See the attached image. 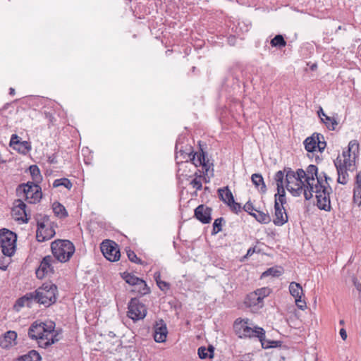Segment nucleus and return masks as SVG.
Listing matches in <instances>:
<instances>
[{"label":"nucleus","mask_w":361,"mask_h":361,"mask_svg":"<svg viewBox=\"0 0 361 361\" xmlns=\"http://www.w3.org/2000/svg\"><path fill=\"white\" fill-rule=\"evenodd\" d=\"M154 280L156 281L157 284L158 283V281L159 282L161 281V274L159 271L154 273Z\"/></svg>","instance_id":"nucleus-60"},{"label":"nucleus","mask_w":361,"mask_h":361,"mask_svg":"<svg viewBox=\"0 0 361 361\" xmlns=\"http://www.w3.org/2000/svg\"><path fill=\"white\" fill-rule=\"evenodd\" d=\"M33 294L32 292H30L18 298L16 302L15 307H23L26 305L30 307L31 303L34 301Z\"/></svg>","instance_id":"nucleus-25"},{"label":"nucleus","mask_w":361,"mask_h":361,"mask_svg":"<svg viewBox=\"0 0 361 361\" xmlns=\"http://www.w3.org/2000/svg\"><path fill=\"white\" fill-rule=\"evenodd\" d=\"M277 194L275 195V202L281 207L286 203V192L284 188H277Z\"/></svg>","instance_id":"nucleus-38"},{"label":"nucleus","mask_w":361,"mask_h":361,"mask_svg":"<svg viewBox=\"0 0 361 361\" xmlns=\"http://www.w3.org/2000/svg\"><path fill=\"white\" fill-rule=\"evenodd\" d=\"M223 222H224V219L223 217H220L214 220L213 223V229L211 233L212 235H216L218 233L221 231Z\"/></svg>","instance_id":"nucleus-41"},{"label":"nucleus","mask_w":361,"mask_h":361,"mask_svg":"<svg viewBox=\"0 0 361 361\" xmlns=\"http://www.w3.org/2000/svg\"><path fill=\"white\" fill-rule=\"evenodd\" d=\"M317 114H318V116H319L321 118H322V116H324V117H326V114H325V113L324 112L323 109H322V107H319V109L318 110Z\"/></svg>","instance_id":"nucleus-61"},{"label":"nucleus","mask_w":361,"mask_h":361,"mask_svg":"<svg viewBox=\"0 0 361 361\" xmlns=\"http://www.w3.org/2000/svg\"><path fill=\"white\" fill-rule=\"evenodd\" d=\"M318 168L316 165L310 164L307 166L306 169L307 177L305 179L306 182V185L304 189H307L310 190L312 183L315 181V177L317 176Z\"/></svg>","instance_id":"nucleus-18"},{"label":"nucleus","mask_w":361,"mask_h":361,"mask_svg":"<svg viewBox=\"0 0 361 361\" xmlns=\"http://www.w3.org/2000/svg\"><path fill=\"white\" fill-rule=\"evenodd\" d=\"M16 234L7 229L0 230V245L3 254L8 257H12L16 251Z\"/></svg>","instance_id":"nucleus-8"},{"label":"nucleus","mask_w":361,"mask_h":361,"mask_svg":"<svg viewBox=\"0 0 361 361\" xmlns=\"http://www.w3.org/2000/svg\"><path fill=\"white\" fill-rule=\"evenodd\" d=\"M282 274V269L278 267H271L262 273V277H267L271 276L274 277H278Z\"/></svg>","instance_id":"nucleus-39"},{"label":"nucleus","mask_w":361,"mask_h":361,"mask_svg":"<svg viewBox=\"0 0 361 361\" xmlns=\"http://www.w3.org/2000/svg\"><path fill=\"white\" fill-rule=\"evenodd\" d=\"M321 119H322V121L326 124L328 129H329L331 130H335L336 126L338 125V123L335 118H331L328 116H326L325 117V119H323V118H321Z\"/></svg>","instance_id":"nucleus-43"},{"label":"nucleus","mask_w":361,"mask_h":361,"mask_svg":"<svg viewBox=\"0 0 361 361\" xmlns=\"http://www.w3.org/2000/svg\"><path fill=\"white\" fill-rule=\"evenodd\" d=\"M122 278L127 283L133 286V288H135L139 283H141L142 284L144 283V280L128 272H123L122 274Z\"/></svg>","instance_id":"nucleus-27"},{"label":"nucleus","mask_w":361,"mask_h":361,"mask_svg":"<svg viewBox=\"0 0 361 361\" xmlns=\"http://www.w3.org/2000/svg\"><path fill=\"white\" fill-rule=\"evenodd\" d=\"M16 195L23 197L25 201L30 204H36L42 197L41 187L36 183L28 181L26 183H21L16 188Z\"/></svg>","instance_id":"nucleus-6"},{"label":"nucleus","mask_w":361,"mask_h":361,"mask_svg":"<svg viewBox=\"0 0 361 361\" xmlns=\"http://www.w3.org/2000/svg\"><path fill=\"white\" fill-rule=\"evenodd\" d=\"M243 209L247 213H248L250 216L251 214H255L254 212L257 211V209L255 208L252 202L250 200L247 201L245 204V205L243 207Z\"/></svg>","instance_id":"nucleus-50"},{"label":"nucleus","mask_w":361,"mask_h":361,"mask_svg":"<svg viewBox=\"0 0 361 361\" xmlns=\"http://www.w3.org/2000/svg\"><path fill=\"white\" fill-rule=\"evenodd\" d=\"M248 319H240L238 318L235 319L233 324V329L235 332V334L238 336L240 338V336H241L245 330V327L248 326Z\"/></svg>","instance_id":"nucleus-23"},{"label":"nucleus","mask_w":361,"mask_h":361,"mask_svg":"<svg viewBox=\"0 0 361 361\" xmlns=\"http://www.w3.org/2000/svg\"><path fill=\"white\" fill-rule=\"evenodd\" d=\"M16 94L15 89L13 87L9 88V94L13 96Z\"/></svg>","instance_id":"nucleus-64"},{"label":"nucleus","mask_w":361,"mask_h":361,"mask_svg":"<svg viewBox=\"0 0 361 361\" xmlns=\"http://www.w3.org/2000/svg\"><path fill=\"white\" fill-rule=\"evenodd\" d=\"M350 153L351 152L349 151L348 149L347 150L343 151L342 153V155L343 157V159H350V156H351Z\"/></svg>","instance_id":"nucleus-56"},{"label":"nucleus","mask_w":361,"mask_h":361,"mask_svg":"<svg viewBox=\"0 0 361 361\" xmlns=\"http://www.w3.org/2000/svg\"><path fill=\"white\" fill-rule=\"evenodd\" d=\"M214 348L212 345H209L208 348L201 346L197 350V354L200 359H212L214 357Z\"/></svg>","instance_id":"nucleus-28"},{"label":"nucleus","mask_w":361,"mask_h":361,"mask_svg":"<svg viewBox=\"0 0 361 361\" xmlns=\"http://www.w3.org/2000/svg\"><path fill=\"white\" fill-rule=\"evenodd\" d=\"M17 337V334L13 331H9L5 334L4 339L1 342V345L3 348H8L11 345L12 341H14Z\"/></svg>","instance_id":"nucleus-34"},{"label":"nucleus","mask_w":361,"mask_h":361,"mask_svg":"<svg viewBox=\"0 0 361 361\" xmlns=\"http://www.w3.org/2000/svg\"><path fill=\"white\" fill-rule=\"evenodd\" d=\"M288 214L283 207L274 202V219L273 223L278 226H283L288 221Z\"/></svg>","instance_id":"nucleus-17"},{"label":"nucleus","mask_w":361,"mask_h":361,"mask_svg":"<svg viewBox=\"0 0 361 361\" xmlns=\"http://www.w3.org/2000/svg\"><path fill=\"white\" fill-rule=\"evenodd\" d=\"M219 199L227 205L234 200L233 195L228 186L218 190Z\"/></svg>","instance_id":"nucleus-22"},{"label":"nucleus","mask_w":361,"mask_h":361,"mask_svg":"<svg viewBox=\"0 0 361 361\" xmlns=\"http://www.w3.org/2000/svg\"><path fill=\"white\" fill-rule=\"evenodd\" d=\"M51 252L56 262H68L75 252L73 243L68 240H56L51 244Z\"/></svg>","instance_id":"nucleus-5"},{"label":"nucleus","mask_w":361,"mask_h":361,"mask_svg":"<svg viewBox=\"0 0 361 361\" xmlns=\"http://www.w3.org/2000/svg\"><path fill=\"white\" fill-rule=\"evenodd\" d=\"M255 251V247H250L247 252V254H246V256L245 257H247V256H251Z\"/></svg>","instance_id":"nucleus-62"},{"label":"nucleus","mask_w":361,"mask_h":361,"mask_svg":"<svg viewBox=\"0 0 361 361\" xmlns=\"http://www.w3.org/2000/svg\"><path fill=\"white\" fill-rule=\"evenodd\" d=\"M349 151L355 154L356 151H358L359 149V144L356 140H351L348 144V148Z\"/></svg>","instance_id":"nucleus-52"},{"label":"nucleus","mask_w":361,"mask_h":361,"mask_svg":"<svg viewBox=\"0 0 361 361\" xmlns=\"http://www.w3.org/2000/svg\"><path fill=\"white\" fill-rule=\"evenodd\" d=\"M20 140V137L16 134H13L11 135L10 140V146L13 149H16V145H18Z\"/></svg>","instance_id":"nucleus-53"},{"label":"nucleus","mask_w":361,"mask_h":361,"mask_svg":"<svg viewBox=\"0 0 361 361\" xmlns=\"http://www.w3.org/2000/svg\"><path fill=\"white\" fill-rule=\"evenodd\" d=\"M334 162L336 167H338V164H341L342 168L345 166L346 169L350 170V171H353L355 169L354 161L350 159H342L340 157H338Z\"/></svg>","instance_id":"nucleus-30"},{"label":"nucleus","mask_w":361,"mask_h":361,"mask_svg":"<svg viewBox=\"0 0 361 361\" xmlns=\"http://www.w3.org/2000/svg\"><path fill=\"white\" fill-rule=\"evenodd\" d=\"M55 324L53 322H35L29 328L28 336L32 339L37 340L39 347L46 348L59 339L54 334Z\"/></svg>","instance_id":"nucleus-3"},{"label":"nucleus","mask_w":361,"mask_h":361,"mask_svg":"<svg viewBox=\"0 0 361 361\" xmlns=\"http://www.w3.org/2000/svg\"><path fill=\"white\" fill-rule=\"evenodd\" d=\"M353 283L354 286L356 287L357 290L361 291V283H359L357 278L355 276L353 277Z\"/></svg>","instance_id":"nucleus-55"},{"label":"nucleus","mask_w":361,"mask_h":361,"mask_svg":"<svg viewBox=\"0 0 361 361\" xmlns=\"http://www.w3.org/2000/svg\"><path fill=\"white\" fill-rule=\"evenodd\" d=\"M176 149V164L178 165L177 174L178 176H184L183 173H180L181 166L188 167L193 165L195 167H197L201 166H202V173L207 174L210 166L213 165L209 163V161L207 159V153L201 147L199 152L195 153H193L192 147H190L188 152L182 149L177 151V147Z\"/></svg>","instance_id":"nucleus-2"},{"label":"nucleus","mask_w":361,"mask_h":361,"mask_svg":"<svg viewBox=\"0 0 361 361\" xmlns=\"http://www.w3.org/2000/svg\"><path fill=\"white\" fill-rule=\"evenodd\" d=\"M251 180L256 188L264 194L267 192V186L264 178L260 173H253L251 176Z\"/></svg>","instance_id":"nucleus-21"},{"label":"nucleus","mask_w":361,"mask_h":361,"mask_svg":"<svg viewBox=\"0 0 361 361\" xmlns=\"http://www.w3.org/2000/svg\"><path fill=\"white\" fill-rule=\"evenodd\" d=\"M256 221L260 224H267L271 222V219L268 212H263L257 209L255 214H251Z\"/></svg>","instance_id":"nucleus-29"},{"label":"nucleus","mask_w":361,"mask_h":361,"mask_svg":"<svg viewBox=\"0 0 361 361\" xmlns=\"http://www.w3.org/2000/svg\"><path fill=\"white\" fill-rule=\"evenodd\" d=\"M48 162L49 164H56L57 163L56 157L54 154H53L52 156L49 157Z\"/></svg>","instance_id":"nucleus-58"},{"label":"nucleus","mask_w":361,"mask_h":361,"mask_svg":"<svg viewBox=\"0 0 361 361\" xmlns=\"http://www.w3.org/2000/svg\"><path fill=\"white\" fill-rule=\"evenodd\" d=\"M284 172L286 173V189L292 194V195L295 197L300 196L302 193L304 194V191L305 189L304 188L296 185L297 178L295 176V172L293 171L290 168H285Z\"/></svg>","instance_id":"nucleus-12"},{"label":"nucleus","mask_w":361,"mask_h":361,"mask_svg":"<svg viewBox=\"0 0 361 361\" xmlns=\"http://www.w3.org/2000/svg\"><path fill=\"white\" fill-rule=\"evenodd\" d=\"M26 207L25 203L22 200L18 199L14 201L12 213L17 221H20L23 223L28 222L29 218H27Z\"/></svg>","instance_id":"nucleus-14"},{"label":"nucleus","mask_w":361,"mask_h":361,"mask_svg":"<svg viewBox=\"0 0 361 361\" xmlns=\"http://www.w3.org/2000/svg\"><path fill=\"white\" fill-rule=\"evenodd\" d=\"M284 171H279L274 176V180L276 183L277 188H281L283 187V178H284Z\"/></svg>","instance_id":"nucleus-44"},{"label":"nucleus","mask_w":361,"mask_h":361,"mask_svg":"<svg viewBox=\"0 0 361 361\" xmlns=\"http://www.w3.org/2000/svg\"><path fill=\"white\" fill-rule=\"evenodd\" d=\"M45 116L47 118H49V120L52 122V120L54 118V116H52V114L51 113H47L46 112L45 113Z\"/></svg>","instance_id":"nucleus-63"},{"label":"nucleus","mask_w":361,"mask_h":361,"mask_svg":"<svg viewBox=\"0 0 361 361\" xmlns=\"http://www.w3.org/2000/svg\"><path fill=\"white\" fill-rule=\"evenodd\" d=\"M255 291L257 293L258 296H260L262 301H263L264 298L268 296L271 292V289L268 287L261 288Z\"/></svg>","instance_id":"nucleus-47"},{"label":"nucleus","mask_w":361,"mask_h":361,"mask_svg":"<svg viewBox=\"0 0 361 361\" xmlns=\"http://www.w3.org/2000/svg\"><path fill=\"white\" fill-rule=\"evenodd\" d=\"M158 287L163 291H166L170 288V284L166 281H158Z\"/></svg>","instance_id":"nucleus-54"},{"label":"nucleus","mask_w":361,"mask_h":361,"mask_svg":"<svg viewBox=\"0 0 361 361\" xmlns=\"http://www.w3.org/2000/svg\"><path fill=\"white\" fill-rule=\"evenodd\" d=\"M353 197L355 201L359 200L358 204H361V185H355L353 190Z\"/></svg>","instance_id":"nucleus-48"},{"label":"nucleus","mask_w":361,"mask_h":361,"mask_svg":"<svg viewBox=\"0 0 361 361\" xmlns=\"http://www.w3.org/2000/svg\"><path fill=\"white\" fill-rule=\"evenodd\" d=\"M212 208L200 204L195 209V217L201 223L209 224L212 220Z\"/></svg>","instance_id":"nucleus-16"},{"label":"nucleus","mask_w":361,"mask_h":361,"mask_svg":"<svg viewBox=\"0 0 361 361\" xmlns=\"http://www.w3.org/2000/svg\"><path fill=\"white\" fill-rule=\"evenodd\" d=\"M195 178L191 180L190 185L195 188L197 190H200L202 188V184L200 180L198 179V178L201 177V175L198 174V172L196 171L195 173Z\"/></svg>","instance_id":"nucleus-46"},{"label":"nucleus","mask_w":361,"mask_h":361,"mask_svg":"<svg viewBox=\"0 0 361 361\" xmlns=\"http://www.w3.org/2000/svg\"><path fill=\"white\" fill-rule=\"evenodd\" d=\"M295 176L297 178L296 185H298V187L301 186L302 188H305L306 185V182L305 181V179L307 177L306 171H304L302 169H298L295 171Z\"/></svg>","instance_id":"nucleus-36"},{"label":"nucleus","mask_w":361,"mask_h":361,"mask_svg":"<svg viewBox=\"0 0 361 361\" xmlns=\"http://www.w3.org/2000/svg\"><path fill=\"white\" fill-rule=\"evenodd\" d=\"M101 251L105 258L110 262L120 259L121 253L118 245L113 240H105L101 244Z\"/></svg>","instance_id":"nucleus-11"},{"label":"nucleus","mask_w":361,"mask_h":361,"mask_svg":"<svg viewBox=\"0 0 361 361\" xmlns=\"http://www.w3.org/2000/svg\"><path fill=\"white\" fill-rule=\"evenodd\" d=\"M147 310L145 304L137 298L130 299L128 304L127 316L134 322L144 319L147 315Z\"/></svg>","instance_id":"nucleus-9"},{"label":"nucleus","mask_w":361,"mask_h":361,"mask_svg":"<svg viewBox=\"0 0 361 361\" xmlns=\"http://www.w3.org/2000/svg\"><path fill=\"white\" fill-rule=\"evenodd\" d=\"M228 206H229L231 210L235 214H238L243 209V207H241L240 204L235 202V200H233L231 203H228Z\"/></svg>","instance_id":"nucleus-49"},{"label":"nucleus","mask_w":361,"mask_h":361,"mask_svg":"<svg viewBox=\"0 0 361 361\" xmlns=\"http://www.w3.org/2000/svg\"><path fill=\"white\" fill-rule=\"evenodd\" d=\"M131 292L137 293L140 296H143L150 293V288L144 281L142 284L139 283L135 288H133L131 290Z\"/></svg>","instance_id":"nucleus-33"},{"label":"nucleus","mask_w":361,"mask_h":361,"mask_svg":"<svg viewBox=\"0 0 361 361\" xmlns=\"http://www.w3.org/2000/svg\"><path fill=\"white\" fill-rule=\"evenodd\" d=\"M272 47L281 49L286 46V41L282 35H276L270 42Z\"/></svg>","instance_id":"nucleus-35"},{"label":"nucleus","mask_w":361,"mask_h":361,"mask_svg":"<svg viewBox=\"0 0 361 361\" xmlns=\"http://www.w3.org/2000/svg\"><path fill=\"white\" fill-rule=\"evenodd\" d=\"M49 221V218L47 216H44L41 220L37 219V229L36 238L38 242L48 240L55 235V231L52 227H47Z\"/></svg>","instance_id":"nucleus-10"},{"label":"nucleus","mask_w":361,"mask_h":361,"mask_svg":"<svg viewBox=\"0 0 361 361\" xmlns=\"http://www.w3.org/2000/svg\"><path fill=\"white\" fill-rule=\"evenodd\" d=\"M340 335L343 341H345L347 338V333L344 329H341Z\"/></svg>","instance_id":"nucleus-59"},{"label":"nucleus","mask_w":361,"mask_h":361,"mask_svg":"<svg viewBox=\"0 0 361 361\" xmlns=\"http://www.w3.org/2000/svg\"><path fill=\"white\" fill-rule=\"evenodd\" d=\"M167 334L168 331L165 324H161L160 326L157 324L154 327V339L157 343L164 342L166 341Z\"/></svg>","instance_id":"nucleus-20"},{"label":"nucleus","mask_w":361,"mask_h":361,"mask_svg":"<svg viewBox=\"0 0 361 361\" xmlns=\"http://www.w3.org/2000/svg\"><path fill=\"white\" fill-rule=\"evenodd\" d=\"M336 169L338 173L337 182L342 185H346L349 180L348 171L350 170L346 169L345 166L342 168L341 164H338V166L336 167Z\"/></svg>","instance_id":"nucleus-24"},{"label":"nucleus","mask_w":361,"mask_h":361,"mask_svg":"<svg viewBox=\"0 0 361 361\" xmlns=\"http://www.w3.org/2000/svg\"><path fill=\"white\" fill-rule=\"evenodd\" d=\"M245 304L248 307H257V308H261L264 305V302L261 300L260 296H258L255 291L251 292L247 295Z\"/></svg>","instance_id":"nucleus-19"},{"label":"nucleus","mask_w":361,"mask_h":361,"mask_svg":"<svg viewBox=\"0 0 361 361\" xmlns=\"http://www.w3.org/2000/svg\"><path fill=\"white\" fill-rule=\"evenodd\" d=\"M41 360L39 353L35 350H31L27 353L19 356L16 361H41Z\"/></svg>","instance_id":"nucleus-26"},{"label":"nucleus","mask_w":361,"mask_h":361,"mask_svg":"<svg viewBox=\"0 0 361 361\" xmlns=\"http://www.w3.org/2000/svg\"><path fill=\"white\" fill-rule=\"evenodd\" d=\"M245 330L244 333L240 336V338H257L260 341L263 348H276L281 345V341L267 340L265 338V331L262 327L255 326L252 328L248 326L245 327Z\"/></svg>","instance_id":"nucleus-7"},{"label":"nucleus","mask_w":361,"mask_h":361,"mask_svg":"<svg viewBox=\"0 0 361 361\" xmlns=\"http://www.w3.org/2000/svg\"><path fill=\"white\" fill-rule=\"evenodd\" d=\"M355 185H361V171L355 176Z\"/></svg>","instance_id":"nucleus-57"},{"label":"nucleus","mask_w":361,"mask_h":361,"mask_svg":"<svg viewBox=\"0 0 361 361\" xmlns=\"http://www.w3.org/2000/svg\"><path fill=\"white\" fill-rule=\"evenodd\" d=\"M57 286L51 282H47L32 292L34 301L46 307L56 302Z\"/></svg>","instance_id":"nucleus-4"},{"label":"nucleus","mask_w":361,"mask_h":361,"mask_svg":"<svg viewBox=\"0 0 361 361\" xmlns=\"http://www.w3.org/2000/svg\"><path fill=\"white\" fill-rule=\"evenodd\" d=\"M126 252L128 258L130 262L137 264H142V261L139 257H137V255L135 253L134 251L128 250L126 251Z\"/></svg>","instance_id":"nucleus-45"},{"label":"nucleus","mask_w":361,"mask_h":361,"mask_svg":"<svg viewBox=\"0 0 361 361\" xmlns=\"http://www.w3.org/2000/svg\"><path fill=\"white\" fill-rule=\"evenodd\" d=\"M52 208L55 215L61 219L65 218L68 215L65 207L59 202H54Z\"/></svg>","instance_id":"nucleus-31"},{"label":"nucleus","mask_w":361,"mask_h":361,"mask_svg":"<svg viewBox=\"0 0 361 361\" xmlns=\"http://www.w3.org/2000/svg\"><path fill=\"white\" fill-rule=\"evenodd\" d=\"M289 291L291 295L295 298L296 305L300 310H304V308L306 307V302L301 299L303 295L301 285L296 282H291L289 285Z\"/></svg>","instance_id":"nucleus-15"},{"label":"nucleus","mask_w":361,"mask_h":361,"mask_svg":"<svg viewBox=\"0 0 361 361\" xmlns=\"http://www.w3.org/2000/svg\"><path fill=\"white\" fill-rule=\"evenodd\" d=\"M317 136L313 134L312 136L307 137L304 141L305 148L307 152H312L317 148Z\"/></svg>","instance_id":"nucleus-32"},{"label":"nucleus","mask_w":361,"mask_h":361,"mask_svg":"<svg viewBox=\"0 0 361 361\" xmlns=\"http://www.w3.org/2000/svg\"><path fill=\"white\" fill-rule=\"evenodd\" d=\"M320 138L322 140L324 139L323 135H322L320 134H317V147H318L319 152H322L326 147V143L324 140L322 141L320 140Z\"/></svg>","instance_id":"nucleus-51"},{"label":"nucleus","mask_w":361,"mask_h":361,"mask_svg":"<svg viewBox=\"0 0 361 361\" xmlns=\"http://www.w3.org/2000/svg\"><path fill=\"white\" fill-rule=\"evenodd\" d=\"M16 149L18 150L23 154H26L31 149L30 142L27 141H19L18 145H16Z\"/></svg>","instance_id":"nucleus-42"},{"label":"nucleus","mask_w":361,"mask_h":361,"mask_svg":"<svg viewBox=\"0 0 361 361\" xmlns=\"http://www.w3.org/2000/svg\"><path fill=\"white\" fill-rule=\"evenodd\" d=\"M57 263L56 259L50 255L45 256L39 267L36 270V276L38 279H43L46 275L49 274H54V264Z\"/></svg>","instance_id":"nucleus-13"},{"label":"nucleus","mask_w":361,"mask_h":361,"mask_svg":"<svg viewBox=\"0 0 361 361\" xmlns=\"http://www.w3.org/2000/svg\"><path fill=\"white\" fill-rule=\"evenodd\" d=\"M315 179L317 183H312L310 190H305V199L310 200L313 197V193H315L317 207L321 210L329 212L331 209L330 195L332 193V188L328 183V179H330V177L322 171L320 173H317Z\"/></svg>","instance_id":"nucleus-1"},{"label":"nucleus","mask_w":361,"mask_h":361,"mask_svg":"<svg viewBox=\"0 0 361 361\" xmlns=\"http://www.w3.org/2000/svg\"><path fill=\"white\" fill-rule=\"evenodd\" d=\"M30 172L32 176V180L38 183L42 179L39 169L36 165H32L30 166Z\"/></svg>","instance_id":"nucleus-40"},{"label":"nucleus","mask_w":361,"mask_h":361,"mask_svg":"<svg viewBox=\"0 0 361 361\" xmlns=\"http://www.w3.org/2000/svg\"><path fill=\"white\" fill-rule=\"evenodd\" d=\"M59 186H63L68 190H71L73 187L71 181L67 178H62L56 179L53 183L54 188H58Z\"/></svg>","instance_id":"nucleus-37"}]
</instances>
